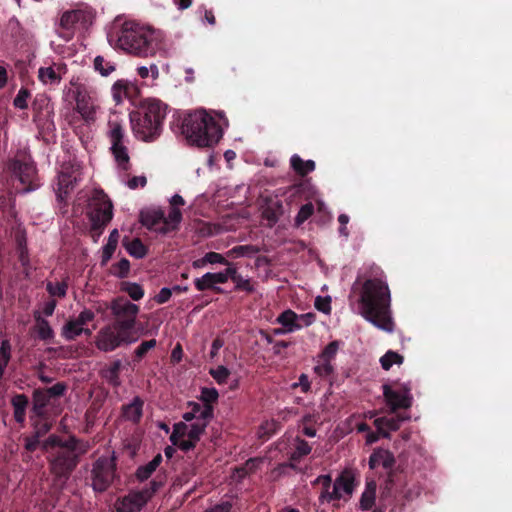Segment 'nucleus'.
<instances>
[{
    "label": "nucleus",
    "mask_w": 512,
    "mask_h": 512,
    "mask_svg": "<svg viewBox=\"0 0 512 512\" xmlns=\"http://www.w3.org/2000/svg\"><path fill=\"white\" fill-rule=\"evenodd\" d=\"M351 292L358 294L360 314L367 321L385 332H393L390 290L379 267L372 269L369 275H359Z\"/></svg>",
    "instance_id": "f257e3e1"
},
{
    "label": "nucleus",
    "mask_w": 512,
    "mask_h": 512,
    "mask_svg": "<svg viewBox=\"0 0 512 512\" xmlns=\"http://www.w3.org/2000/svg\"><path fill=\"white\" fill-rule=\"evenodd\" d=\"M166 112L167 105L159 99L141 100L137 108L129 114L135 137L144 142L155 141L162 133Z\"/></svg>",
    "instance_id": "f03ea898"
},
{
    "label": "nucleus",
    "mask_w": 512,
    "mask_h": 512,
    "mask_svg": "<svg viewBox=\"0 0 512 512\" xmlns=\"http://www.w3.org/2000/svg\"><path fill=\"white\" fill-rule=\"evenodd\" d=\"M120 49L139 57L154 56L164 47L162 35L134 22H124L116 35Z\"/></svg>",
    "instance_id": "7ed1b4c3"
},
{
    "label": "nucleus",
    "mask_w": 512,
    "mask_h": 512,
    "mask_svg": "<svg viewBox=\"0 0 512 512\" xmlns=\"http://www.w3.org/2000/svg\"><path fill=\"white\" fill-rule=\"evenodd\" d=\"M181 130L187 141L198 147H212L219 142L223 135L219 123L202 109L186 114Z\"/></svg>",
    "instance_id": "20e7f679"
},
{
    "label": "nucleus",
    "mask_w": 512,
    "mask_h": 512,
    "mask_svg": "<svg viewBox=\"0 0 512 512\" xmlns=\"http://www.w3.org/2000/svg\"><path fill=\"white\" fill-rule=\"evenodd\" d=\"M88 445L77 439L75 436L69 437V443L64 445V449H58L49 458V469L55 478V481L65 485L72 472L80 462V457L87 453Z\"/></svg>",
    "instance_id": "39448f33"
},
{
    "label": "nucleus",
    "mask_w": 512,
    "mask_h": 512,
    "mask_svg": "<svg viewBox=\"0 0 512 512\" xmlns=\"http://www.w3.org/2000/svg\"><path fill=\"white\" fill-rule=\"evenodd\" d=\"M165 476L157 475L140 490H130L118 497L114 503L115 512H140L153 496L163 487Z\"/></svg>",
    "instance_id": "423d86ee"
},
{
    "label": "nucleus",
    "mask_w": 512,
    "mask_h": 512,
    "mask_svg": "<svg viewBox=\"0 0 512 512\" xmlns=\"http://www.w3.org/2000/svg\"><path fill=\"white\" fill-rule=\"evenodd\" d=\"M88 218L94 241L102 234L104 227L113 217V205L107 194L101 189H94L88 201Z\"/></svg>",
    "instance_id": "0eeeda50"
},
{
    "label": "nucleus",
    "mask_w": 512,
    "mask_h": 512,
    "mask_svg": "<svg viewBox=\"0 0 512 512\" xmlns=\"http://www.w3.org/2000/svg\"><path fill=\"white\" fill-rule=\"evenodd\" d=\"M138 340L137 333L127 332L113 324L102 327L95 339V346L98 350L108 353L122 346H128Z\"/></svg>",
    "instance_id": "6e6552de"
},
{
    "label": "nucleus",
    "mask_w": 512,
    "mask_h": 512,
    "mask_svg": "<svg viewBox=\"0 0 512 512\" xmlns=\"http://www.w3.org/2000/svg\"><path fill=\"white\" fill-rule=\"evenodd\" d=\"M113 316L111 324L126 330L127 332L137 333L135 330L139 306L130 302L125 297L113 299L109 306Z\"/></svg>",
    "instance_id": "1a4fd4ad"
},
{
    "label": "nucleus",
    "mask_w": 512,
    "mask_h": 512,
    "mask_svg": "<svg viewBox=\"0 0 512 512\" xmlns=\"http://www.w3.org/2000/svg\"><path fill=\"white\" fill-rule=\"evenodd\" d=\"M116 458L99 457L92 466L91 487L96 493H103L109 489L116 478Z\"/></svg>",
    "instance_id": "9d476101"
},
{
    "label": "nucleus",
    "mask_w": 512,
    "mask_h": 512,
    "mask_svg": "<svg viewBox=\"0 0 512 512\" xmlns=\"http://www.w3.org/2000/svg\"><path fill=\"white\" fill-rule=\"evenodd\" d=\"M6 169L12 177L22 184L24 192H30L36 188L34 184L36 168L30 157L26 154L17 153L14 158L8 160Z\"/></svg>",
    "instance_id": "9b49d317"
},
{
    "label": "nucleus",
    "mask_w": 512,
    "mask_h": 512,
    "mask_svg": "<svg viewBox=\"0 0 512 512\" xmlns=\"http://www.w3.org/2000/svg\"><path fill=\"white\" fill-rule=\"evenodd\" d=\"M94 16L91 11L71 10L62 14L57 29V34L65 41H70L76 28L87 29L93 22Z\"/></svg>",
    "instance_id": "f8f14e48"
},
{
    "label": "nucleus",
    "mask_w": 512,
    "mask_h": 512,
    "mask_svg": "<svg viewBox=\"0 0 512 512\" xmlns=\"http://www.w3.org/2000/svg\"><path fill=\"white\" fill-rule=\"evenodd\" d=\"M383 396L391 412L395 413L399 409H408L412 406L411 387L407 384L394 382L382 385Z\"/></svg>",
    "instance_id": "ddd939ff"
},
{
    "label": "nucleus",
    "mask_w": 512,
    "mask_h": 512,
    "mask_svg": "<svg viewBox=\"0 0 512 512\" xmlns=\"http://www.w3.org/2000/svg\"><path fill=\"white\" fill-rule=\"evenodd\" d=\"M81 181L80 166L72 163H64L58 174L56 195L59 202H64L69 194Z\"/></svg>",
    "instance_id": "4468645a"
},
{
    "label": "nucleus",
    "mask_w": 512,
    "mask_h": 512,
    "mask_svg": "<svg viewBox=\"0 0 512 512\" xmlns=\"http://www.w3.org/2000/svg\"><path fill=\"white\" fill-rule=\"evenodd\" d=\"M111 127L109 136L111 141V151L118 163L124 170L128 169L129 155L126 146L123 143L124 129L118 122H109Z\"/></svg>",
    "instance_id": "2eb2a0df"
},
{
    "label": "nucleus",
    "mask_w": 512,
    "mask_h": 512,
    "mask_svg": "<svg viewBox=\"0 0 512 512\" xmlns=\"http://www.w3.org/2000/svg\"><path fill=\"white\" fill-rule=\"evenodd\" d=\"M76 111L86 123L95 121V107L86 87L82 84L76 87L75 91Z\"/></svg>",
    "instance_id": "dca6fc26"
},
{
    "label": "nucleus",
    "mask_w": 512,
    "mask_h": 512,
    "mask_svg": "<svg viewBox=\"0 0 512 512\" xmlns=\"http://www.w3.org/2000/svg\"><path fill=\"white\" fill-rule=\"evenodd\" d=\"M312 485H321V492L318 497V501L320 504L339 501L342 498L341 492H337L335 483L332 486V477L330 474L319 475L312 482Z\"/></svg>",
    "instance_id": "f3484780"
},
{
    "label": "nucleus",
    "mask_w": 512,
    "mask_h": 512,
    "mask_svg": "<svg viewBox=\"0 0 512 512\" xmlns=\"http://www.w3.org/2000/svg\"><path fill=\"white\" fill-rule=\"evenodd\" d=\"M164 212L161 209H145L139 214L140 223L149 230L160 234H167V229L163 225Z\"/></svg>",
    "instance_id": "a211bd4d"
},
{
    "label": "nucleus",
    "mask_w": 512,
    "mask_h": 512,
    "mask_svg": "<svg viewBox=\"0 0 512 512\" xmlns=\"http://www.w3.org/2000/svg\"><path fill=\"white\" fill-rule=\"evenodd\" d=\"M67 71L64 63H53L47 67H40L38 70V79L44 85L57 86L62 80V75Z\"/></svg>",
    "instance_id": "6ab92c4d"
},
{
    "label": "nucleus",
    "mask_w": 512,
    "mask_h": 512,
    "mask_svg": "<svg viewBox=\"0 0 512 512\" xmlns=\"http://www.w3.org/2000/svg\"><path fill=\"white\" fill-rule=\"evenodd\" d=\"M224 276L221 274L207 272L201 277L195 278L193 283L196 290L203 292L211 290L217 294H223L224 290L219 287V284H223Z\"/></svg>",
    "instance_id": "aec40b11"
},
{
    "label": "nucleus",
    "mask_w": 512,
    "mask_h": 512,
    "mask_svg": "<svg viewBox=\"0 0 512 512\" xmlns=\"http://www.w3.org/2000/svg\"><path fill=\"white\" fill-rule=\"evenodd\" d=\"M143 407L144 400L140 396H135L130 403L122 405L121 416L133 424H139L143 417Z\"/></svg>",
    "instance_id": "412c9836"
},
{
    "label": "nucleus",
    "mask_w": 512,
    "mask_h": 512,
    "mask_svg": "<svg viewBox=\"0 0 512 512\" xmlns=\"http://www.w3.org/2000/svg\"><path fill=\"white\" fill-rule=\"evenodd\" d=\"M408 417L395 415L392 417H379L374 420V426L384 438H389L390 431H397L401 423L407 420Z\"/></svg>",
    "instance_id": "4be33fe9"
},
{
    "label": "nucleus",
    "mask_w": 512,
    "mask_h": 512,
    "mask_svg": "<svg viewBox=\"0 0 512 512\" xmlns=\"http://www.w3.org/2000/svg\"><path fill=\"white\" fill-rule=\"evenodd\" d=\"M395 457L392 452L386 449H375L369 457V468L375 469L382 466L386 470H391L395 465Z\"/></svg>",
    "instance_id": "5701e85b"
},
{
    "label": "nucleus",
    "mask_w": 512,
    "mask_h": 512,
    "mask_svg": "<svg viewBox=\"0 0 512 512\" xmlns=\"http://www.w3.org/2000/svg\"><path fill=\"white\" fill-rule=\"evenodd\" d=\"M53 404V401L47 396L42 388H36L32 392V407L31 414L43 417L49 415L48 407Z\"/></svg>",
    "instance_id": "b1692460"
},
{
    "label": "nucleus",
    "mask_w": 512,
    "mask_h": 512,
    "mask_svg": "<svg viewBox=\"0 0 512 512\" xmlns=\"http://www.w3.org/2000/svg\"><path fill=\"white\" fill-rule=\"evenodd\" d=\"M10 403L13 408L14 420L23 426L26 421V411L29 406L28 396L23 393L15 394L12 396Z\"/></svg>",
    "instance_id": "393cba45"
},
{
    "label": "nucleus",
    "mask_w": 512,
    "mask_h": 512,
    "mask_svg": "<svg viewBox=\"0 0 512 512\" xmlns=\"http://www.w3.org/2000/svg\"><path fill=\"white\" fill-rule=\"evenodd\" d=\"M357 485L358 481L356 480L355 473L350 469L343 470L335 480L337 492L342 490L348 496L353 494Z\"/></svg>",
    "instance_id": "a878e982"
},
{
    "label": "nucleus",
    "mask_w": 512,
    "mask_h": 512,
    "mask_svg": "<svg viewBox=\"0 0 512 512\" xmlns=\"http://www.w3.org/2000/svg\"><path fill=\"white\" fill-rule=\"evenodd\" d=\"M122 369L121 360H114L110 365L101 370V377L107 381L109 385L117 388L121 385L120 371Z\"/></svg>",
    "instance_id": "bb28decb"
},
{
    "label": "nucleus",
    "mask_w": 512,
    "mask_h": 512,
    "mask_svg": "<svg viewBox=\"0 0 512 512\" xmlns=\"http://www.w3.org/2000/svg\"><path fill=\"white\" fill-rule=\"evenodd\" d=\"M163 458L160 453L155 455L153 459L145 465H141L136 469L135 477L139 482H144L148 480L152 474L156 471V469L162 463Z\"/></svg>",
    "instance_id": "cd10ccee"
},
{
    "label": "nucleus",
    "mask_w": 512,
    "mask_h": 512,
    "mask_svg": "<svg viewBox=\"0 0 512 512\" xmlns=\"http://www.w3.org/2000/svg\"><path fill=\"white\" fill-rule=\"evenodd\" d=\"M30 422L33 428L32 433L40 438L44 437L52 429L53 426L49 415L39 417L35 414H30Z\"/></svg>",
    "instance_id": "c85d7f7f"
},
{
    "label": "nucleus",
    "mask_w": 512,
    "mask_h": 512,
    "mask_svg": "<svg viewBox=\"0 0 512 512\" xmlns=\"http://www.w3.org/2000/svg\"><path fill=\"white\" fill-rule=\"evenodd\" d=\"M298 318L297 313L291 309H287L276 318V322L286 328V331L294 332L303 327L302 323H298Z\"/></svg>",
    "instance_id": "c756f323"
},
{
    "label": "nucleus",
    "mask_w": 512,
    "mask_h": 512,
    "mask_svg": "<svg viewBox=\"0 0 512 512\" xmlns=\"http://www.w3.org/2000/svg\"><path fill=\"white\" fill-rule=\"evenodd\" d=\"M12 359V346L8 339L0 343V383L6 378L7 368Z\"/></svg>",
    "instance_id": "7c9ffc66"
},
{
    "label": "nucleus",
    "mask_w": 512,
    "mask_h": 512,
    "mask_svg": "<svg viewBox=\"0 0 512 512\" xmlns=\"http://www.w3.org/2000/svg\"><path fill=\"white\" fill-rule=\"evenodd\" d=\"M35 318V326L34 332L37 337L43 341H50L54 338V331L51 328L49 322L44 319L39 313L34 315Z\"/></svg>",
    "instance_id": "2f4dec72"
},
{
    "label": "nucleus",
    "mask_w": 512,
    "mask_h": 512,
    "mask_svg": "<svg viewBox=\"0 0 512 512\" xmlns=\"http://www.w3.org/2000/svg\"><path fill=\"white\" fill-rule=\"evenodd\" d=\"M122 243L126 251L136 259H142L147 255L148 248L139 238L129 240L128 237H125Z\"/></svg>",
    "instance_id": "473e14b6"
},
{
    "label": "nucleus",
    "mask_w": 512,
    "mask_h": 512,
    "mask_svg": "<svg viewBox=\"0 0 512 512\" xmlns=\"http://www.w3.org/2000/svg\"><path fill=\"white\" fill-rule=\"evenodd\" d=\"M292 169L300 176H306L315 170V162L313 160H303L299 155L294 154L290 158Z\"/></svg>",
    "instance_id": "72a5a7b5"
},
{
    "label": "nucleus",
    "mask_w": 512,
    "mask_h": 512,
    "mask_svg": "<svg viewBox=\"0 0 512 512\" xmlns=\"http://www.w3.org/2000/svg\"><path fill=\"white\" fill-rule=\"evenodd\" d=\"M187 407L198 416V421H211L214 417L213 405H203L195 401L187 402Z\"/></svg>",
    "instance_id": "f704fd0d"
},
{
    "label": "nucleus",
    "mask_w": 512,
    "mask_h": 512,
    "mask_svg": "<svg viewBox=\"0 0 512 512\" xmlns=\"http://www.w3.org/2000/svg\"><path fill=\"white\" fill-rule=\"evenodd\" d=\"M83 334V327L74 319H69L62 327L61 335L67 341H73Z\"/></svg>",
    "instance_id": "c9c22d12"
},
{
    "label": "nucleus",
    "mask_w": 512,
    "mask_h": 512,
    "mask_svg": "<svg viewBox=\"0 0 512 512\" xmlns=\"http://www.w3.org/2000/svg\"><path fill=\"white\" fill-rule=\"evenodd\" d=\"M119 232L117 229H114L110 232V235L108 237V241L106 245L103 247L102 252V264H106L112 257L113 253L115 252L117 248V244L119 241Z\"/></svg>",
    "instance_id": "e433bc0d"
},
{
    "label": "nucleus",
    "mask_w": 512,
    "mask_h": 512,
    "mask_svg": "<svg viewBox=\"0 0 512 512\" xmlns=\"http://www.w3.org/2000/svg\"><path fill=\"white\" fill-rule=\"evenodd\" d=\"M182 221V213L179 208L171 207L166 217L164 215L163 225H165V229H167V234L176 231L179 227L180 222Z\"/></svg>",
    "instance_id": "4c0bfd02"
},
{
    "label": "nucleus",
    "mask_w": 512,
    "mask_h": 512,
    "mask_svg": "<svg viewBox=\"0 0 512 512\" xmlns=\"http://www.w3.org/2000/svg\"><path fill=\"white\" fill-rule=\"evenodd\" d=\"M23 441L25 450V452L22 454L23 461H29L32 458L31 454L39 448L41 444V438L31 433L30 435L24 436Z\"/></svg>",
    "instance_id": "58836bf2"
},
{
    "label": "nucleus",
    "mask_w": 512,
    "mask_h": 512,
    "mask_svg": "<svg viewBox=\"0 0 512 512\" xmlns=\"http://www.w3.org/2000/svg\"><path fill=\"white\" fill-rule=\"evenodd\" d=\"M93 66L95 71L104 77L110 75L116 69L115 63L107 60L103 56H96L93 62Z\"/></svg>",
    "instance_id": "ea45409f"
},
{
    "label": "nucleus",
    "mask_w": 512,
    "mask_h": 512,
    "mask_svg": "<svg viewBox=\"0 0 512 512\" xmlns=\"http://www.w3.org/2000/svg\"><path fill=\"white\" fill-rule=\"evenodd\" d=\"M311 450H312V447L309 445V443L307 441L297 437L295 450L292 452V454L290 456V460L291 461H300L301 458L310 454Z\"/></svg>",
    "instance_id": "a19ab883"
},
{
    "label": "nucleus",
    "mask_w": 512,
    "mask_h": 512,
    "mask_svg": "<svg viewBox=\"0 0 512 512\" xmlns=\"http://www.w3.org/2000/svg\"><path fill=\"white\" fill-rule=\"evenodd\" d=\"M121 291L126 292L134 301H138L144 296V289L142 286L134 282H122Z\"/></svg>",
    "instance_id": "79ce46f5"
},
{
    "label": "nucleus",
    "mask_w": 512,
    "mask_h": 512,
    "mask_svg": "<svg viewBox=\"0 0 512 512\" xmlns=\"http://www.w3.org/2000/svg\"><path fill=\"white\" fill-rule=\"evenodd\" d=\"M403 360L404 357L402 355L395 351L389 350L380 358V363L381 367L387 371L392 367L393 364H402Z\"/></svg>",
    "instance_id": "37998d69"
},
{
    "label": "nucleus",
    "mask_w": 512,
    "mask_h": 512,
    "mask_svg": "<svg viewBox=\"0 0 512 512\" xmlns=\"http://www.w3.org/2000/svg\"><path fill=\"white\" fill-rule=\"evenodd\" d=\"M281 209L282 204L277 202L275 206H268L263 210L262 216L268 221L270 227L278 222L281 215Z\"/></svg>",
    "instance_id": "c03bdc74"
},
{
    "label": "nucleus",
    "mask_w": 512,
    "mask_h": 512,
    "mask_svg": "<svg viewBox=\"0 0 512 512\" xmlns=\"http://www.w3.org/2000/svg\"><path fill=\"white\" fill-rule=\"evenodd\" d=\"M259 247L255 245H238L233 247L228 252V256L231 257H243V256H252L259 253Z\"/></svg>",
    "instance_id": "a18cd8bd"
},
{
    "label": "nucleus",
    "mask_w": 512,
    "mask_h": 512,
    "mask_svg": "<svg viewBox=\"0 0 512 512\" xmlns=\"http://www.w3.org/2000/svg\"><path fill=\"white\" fill-rule=\"evenodd\" d=\"M129 91V84L125 80H117L112 86V95L116 103H120L123 96H128Z\"/></svg>",
    "instance_id": "49530a36"
},
{
    "label": "nucleus",
    "mask_w": 512,
    "mask_h": 512,
    "mask_svg": "<svg viewBox=\"0 0 512 512\" xmlns=\"http://www.w3.org/2000/svg\"><path fill=\"white\" fill-rule=\"evenodd\" d=\"M209 422L210 421H197L191 424L187 433L188 438L192 439V441L198 442L201 436L205 433Z\"/></svg>",
    "instance_id": "de8ad7c7"
},
{
    "label": "nucleus",
    "mask_w": 512,
    "mask_h": 512,
    "mask_svg": "<svg viewBox=\"0 0 512 512\" xmlns=\"http://www.w3.org/2000/svg\"><path fill=\"white\" fill-rule=\"evenodd\" d=\"M68 285L66 282H48L46 284L47 292L54 297L64 298L67 294Z\"/></svg>",
    "instance_id": "09e8293b"
},
{
    "label": "nucleus",
    "mask_w": 512,
    "mask_h": 512,
    "mask_svg": "<svg viewBox=\"0 0 512 512\" xmlns=\"http://www.w3.org/2000/svg\"><path fill=\"white\" fill-rule=\"evenodd\" d=\"M314 213V206L311 202L301 206L296 217L295 226H301L307 219H309Z\"/></svg>",
    "instance_id": "8fccbe9b"
},
{
    "label": "nucleus",
    "mask_w": 512,
    "mask_h": 512,
    "mask_svg": "<svg viewBox=\"0 0 512 512\" xmlns=\"http://www.w3.org/2000/svg\"><path fill=\"white\" fill-rule=\"evenodd\" d=\"M42 390L54 402L56 399L62 397L65 394L67 390V385L64 382H57L51 387L42 388Z\"/></svg>",
    "instance_id": "3c124183"
},
{
    "label": "nucleus",
    "mask_w": 512,
    "mask_h": 512,
    "mask_svg": "<svg viewBox=\"0 0 512 512\" xmlns=\"http://www.w3.org/2000/svg\"><path fill=\"white\" fill-rule=\"evenodd\" d=\"M339 348L338 341H332L330 342L321 352L319 355L320 361L330 362L335 359L337 351Z\"/></svg>",
    "instance_id": "603ef678"
},
{
    "label": "nucleus",
    "mask_w": 512,
    "mask_h": 512,
    "mask_svg": "<svg viewBox=\"0 0 512 512\" xmlns=\"http://www.w3.org/2000/svg\"><path fill=\"white\" fill-rule=\"evenodd\" d=\"M130 272V262L122 258L118 263L112 265V274L118 278H126Z\"/></svg>",
    "instance_id": "864d4df0"
},
{
    "label": "nucleus",
    "mask_w": 512,
    "mask_h": 512,
    "mask_svg": "<svg viewBox=\"0 0 512 512\" xmlns=\"http://www.w3.org/2000/svg\"><path fill=\"white\" fill-rule=\"evenodd\" d=\"M31 97V93L27 88L22 87L16 97L13 100V106L17 109H27L28 108V100Z\"/></svg>",
    "instance_id": "5fc2aeb1"
},
{
    "label": "nucleus",
    "mask_w": 512,
    "mask_h": 512,
    "mask_svg": "<svg viewBox=\"0 0 512 512\" xmlns=\"http://www.w3.org/2000/svg\"><path fill=\"white\" fill-rule=\"evenodd\" d=\"M156 344L155 339L143 341L134 351V361H140Z\"/></svg>",
    "instance_id": "6e6d98bb"
},
{
    "label": "nucleus",
    "mask_w": 512,
    "mask_h": 512,
    "mask_svg": "<svg viewBox=\"0 0 512 512\" xmlns=\"http://www.w3.org/2000/svg\"><path fill=\"white\" fill-rule=\"evenodd\" d=\"M219 398V393L215 388H207L203 387L201 389L200 400L203 402V405H212L217 402Z\"/></svg>",
    "instance_id": "4d7b16f0"
},
{
    "label": "nucleus",
    "mask_w": 512,
    "mask_h": 512,
    "mask_svg": "<svg viewBox=\"0 0 512 512\" xmlns=\"http://www.w3.org/2000/svg\"><path fill=\"white\" fill-rule=\"evenodd\" d=\"M233 283H235L236 291H245L247 293H253L255 291L254 284L250 279L243 278L240 274L233 278Z\"/></svg>",
    "instance_id": "13d9d810"
},
{
    "label": "nucleus",
    "mask_w": 512,
    "mask_h": 512,
    "mask_svg": "<svg viewBox=\"0 0 512 512\" xmlns=\"http://www.w3.org/2000/svg\"><path fill=\"white\" fill-rule=\"evenodd\" d=\"M209 373L218 384H225L230 375L229 369L223 365H219L217 368L211 369Z\"/></svg>",
    "instance_id": "bf43d9fd"
},
{
    "label": "nucleus",
    "mask_w": 512,
    "mask_h": 512,
    "mask_svg": "<svg viewBox=\"0 0 512 512\" xmlns=\"http://www.w3.org/2000/svg\"><path fill=\"white\" fill-rule=\"evenodd\" d=\"M314 372L322 378H328L334 373L332 363L318 360V364L314 367Z\"/></svg>",
    "instance_id": "052dcab7"
},
{
    "label": "nucleus",
    "mask_w": 512,
    "mask_h": 512,
    "mask_svg": "<svg viewBox=\"0 0 512 512\" xmlns=\"http://www.w3.org/2000/svg\"><path fill=\"white\" fill-rule=\"evenodd\" d=\"M376 501V494L363 491L359 500V508L363 511L371 510Z\"/></svg>",
    "instance_id": "680f3d73"
},
{
    "label": "nucleus",
    "mask_w": 512,
    "mask_h": 512,
    "mask_svg": "<svg viewBox=\"0 0 512 512\" xmlns=\"http://www.w3.org/2000/svg\"><path fill=\"white\" fill-rule=\"evenodd\" d=\"M314 305H315V308L320 312H323L325 314H330V312H331V298L329 296L316 297Z\"/></svg>",
    "instance_id": "e2e57ef3"
},
{
    "label": "nucleus",
    "mask_w": 512,
    "mask_h": 512,
    "mask_svg": "<svg viewBox=\"0 0 512 512\" xmlns=\"http://www.w3.org/2000/svg\"><path fill=\"white\" fill-rule=\"evenodd\" d=\"M206 261H208L209 264H229L228 260L222 254L217 252L206 253Z\"/></svg>",
    "instance_id": "0e129e2a"
},
{
    "label": "nucleus",
    "mask_w": 512,
    "mask_h": 512,
    "mask_svg": "<svg viewBox=\"0 0 512 512\" xmlns=\"http://www.w3.org/2000/svg\"><path fill=\"white\" fill-rule=\"evenodd\" d=\"M95 318V314L90 309H84L80 312L77 318L75 320L83 327L87 323L93 321Z\"/></svg>",
    "instance_id": "69168bd1"
},
{
    "label": "nucleus",
    "mask_w": 512,
    "mask_h": 512,
    "mask_svg": "<svg viewBox=\"0 0 512 512\" xmlns=\"http://www.w3.org/2000/svg\"><path fill=\"white\" fill-rule=\"evenodd\" d=\"M68 443L69 438L64 441L56 434H52L46 439V444H49L51 448L57 447L58 449H64V445H67Z\"/></svg>",
    "instance_id": "338daca9"
},
{
    "label": "nucleus",
    "mask_w": 512,
    "mask_h": 512,
    "mask_svg": "<svg viewBox=\"0 0 512 512\" xmlns=\"http://www.w3.org/2000/svg\"><path fill=\"white\" fill-rule=\"evenodd\" d=\"M233 505L229 501H224L219 504H216L209 509H207L205 512H230Z\"/></svg>",
    "instance_id": "774afa93"
}]
</instances>
